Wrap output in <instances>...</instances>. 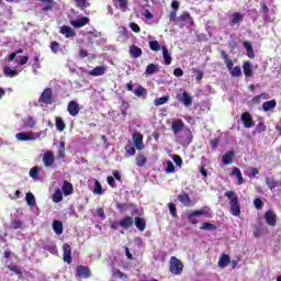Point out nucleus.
Returning <instances> with one entry per match:
<instances>
[{"mask_svg": "<svg viewBox=\"0 0 281 281\" xmlns=\"http://www.w3.org/2000/svg\"><path fill=\"white\" fill-rule=\"evenodd\" d=\"M196 216H206V218H212L214 214L212 213V209L210 206H202L200 210L190 211L187 213V220L191 225H199V220Z\"/></svg>", "mask_w": 281, "mask_h": 281, "instance_id": "f257e3e1", "label": "nucleus"}, {"mask_svg": "<svg viewBox=\"0 0 281 281\" xmlns=\"http://www.w3.org/2000/svg\"><path fill=\"white\" fill-rule=\"evenodd\" d=\"M224 196H227L231 206V214L233 216H240V203L238 202V195L235 191H226Z\"/></svg>", "mask_w": 281, "mask_h": 281, "instance_id": "f03ea898", "label": "nucleus"}, {"mask_svg": "<svg viewBox=\"0 0 281 281\" xmlns=\"http://www.w3.org/2000/svg\"><path fill=\"white\" fill-rule=\"evenodd\" d=\"M169 271L173 276H181L183 273V263L177 257L170 258Z\"/></svg>", "mask_w": 281, "mask_h": 281, "instance_id": "7ed1b4c3", "label": "nucleus"}, {"mask_svg": "<svg viewBox=\"0 0 281 281\" xmlns=\"http://www.w3.org/2000/svg\"><path fill=\"white\" fill-rule=\"evenodd\" d=\"M40 104H54L56 99H54V91L52 88H46L43 90L42 94L38 98Z\"/></svg>", "mask_w": 281, "mask_h": 281, "instance_id": "20e7f679", "label": "nucleus"}, {"mask_svg": "<svg viewBox=\"0 0 281 281\" xmlns=\"http://www.w3.org/2000/svg\"><path fill=\"white\" fill-rule=\"evenodd\" d=\"M43 164L45 168H52L54 164H56V156L54 155V151L52 150H46L43 155Z\"/></svg>", "mask_w": 281, "mask_h": 281, "instance_id": "39448f33", "label": "nucleus"}, {"mask_svg": "<svg viewBox=\"0 0 281 281\" xmlns=\"http://www.w3.org/2000/svg\"><path fill=\"white\" fill-rule=\"evenodd\" d=\"M76 278H83L85 280L91 278V269L89 266H77Z\"/></svg>", "mask_w": 281, "mask_h": 281, "instance_id": "423d86ee", "label": "nucleus"}, {"mask_svg": "<svg viewBox=\"0 0 281 281\" xmlns=\"http://www.w3.org/2000/svg\"><path fill=\"white\" fill-rule=\"evenodd\" d=\"M16 139H19V142H34L36 139H38V135L34 134L32 132H27V133H18L15 134Z\"/></svg>", "mask_w": 281, "mask_h": 281, "instance_id": "0eeeda50", "label": "nucleus"}, {"mask_svg": "<svg viewBox=\"0 0 281 281\" xmlns=\"http://www.w3.org/2000/svg\"><path fill=\"white\" fill-rule=\"evenodd\" d=\"M132 139L136 150H144V135L142 133H134Z\"/></svg>", "mask_w": 281, "mask_h": 281, "instance_id": "6e6552de", "label": "nucleus"}, {"mask_svg": "<svg viewBox=\"0 0 281 281\" xmlns=\"http://www.w3.org/2000/svg\"><path fill=\"white\" fill-rule=\"evenodd\" d=\"M183 128H186V123H183V120L177 119V120L172 121L171 131H172L173 135H179V133H181V131H183Z\"/></svg>", "mask_w": 281, "mask_h": 281, "instance_id": "1a4fd4ad", "label": "nucleus"}, {"mask_svg": "<svg viewBox=\"0 0 281 281\" xmlns=\"http://www.w3.org/2000/svg\"><path fill=\"white\" fill-rule=\"evenodd\" d=\"M265 220L267 225H269L270 227H276L278 223V215H276L273 211L269 210L265 214Z\"/></svg>", "mask_w": 281, "mask_h": 281, "instance_id": "9d476101", "label": "nucleus"}, {"mask_svg": "<svg viewBox=\"0 0 281 281\" xmlns=\"http://www.w3.org/2000/svg\"><path fill=\"white\" fill-rule=\"evenodd\" d=\"M241 122L246 128H252V126L256 125V122L254 121V117H251V113L244 112L241 114Z\"/></svg>", "mask_w": 281, "mask_h": 281, "instance_id": "9b49d317", "label": "nucleus"}, {"mask_svg": "<svg viewBox=\"0 0 281 281\" xmlns=\"http://www.w3.org/2000/svg\"><path fill=\"white\" fill-rule=\"evenodd\" d=\"M176 100H178V102H181L186 106H192V97L190 95V93H188V91H183L182 95L177 94Z\"/></svg>", "mask_w": 281, "mask_h": 281, "instance_id": "f8f14e48", "label": "nucleus"}, {"mask_svg": "<svg viewBox=\"0 0 281 281\" xmlns=\"http://www.w3.org/2000/svg\"><path fill=\"white\" fill-rule=\"evenodd\" d=\"M89 23L90 20L87 16H81L80 19L70 21V25H72L75 30H80V27H85V25H89Z\"/></svg>", "mask_w": 281, "mask_h": 281, "instance_id": "ddd939ff", "label": "nucleus"}, {"mask_svg": "<svg viewBox=\"0 0 281 281\" xmlns=\"http://www.w3.org/2000/svg\"><path fill=\"white\" fill-rule=\"evenodd\" d=\"M177 23H189L191 26L194 25V19L190 15V12L183 11L178 18Z\"/></svg>", "mask_w": 281, "mask_h": 281, "instance_id": "4468645a", "label": "nucleus"}, {"mask_svg": "<svg viewBox=\"0 0 281 281\" xmlns=\"http://www.w3.org/2000/svg\"><path fill=\"white\" fill-rule=\"evenodd\" d=\"M63 260L64 262H67V265H71L72 258H71V246L69 244L63 245Z\"/></svg>", "mask_w": 281, "mask_h": 281, "instance_id": "2eb2a0df", "label": "nucleus"}, {"mask_svg": "<svg viewBox=\"0 0 281 281\" xmlns=\"http://www.w3.org/2000/svg\"><path fill=\"white\" fill-rule=\"evenodd\" d=\"M67 111L71 117H76L80 113V104L76 101H70L67 106Z\"/></svg>", "mask_w": 281, "mask_h": 281, "instance_id": "dca6fc26", "label": "nucleus"}, {"mask_svg": "<svg viewBox=\"0 0 281 281\" xmlns=\"http://www.w3.org/2000/svg\"><path fill=\"white\" fill-rule=\"evenodd\" d=\"M178 201L184 205V207H192L194 202L190 199V195L187 192H183L178 195Z\"/></svg>", "mask_w": 281, "mask_h": 281, "instance_id": "f3484780", "label": "nucleus"}, {"mask_svg": "<svg viewBox=\"0 0 281 281\" xmlns=\"http://www.w3.org/2000/svg\"><path fill=\"white\" fill-rule=\"evenodd\" d=\"M59 32L66 38H74V36H76V31H74V29H71L70 26H67V25L60 26Z\"/></svg>", "mask_w": 281, "mask_h": 281, "instance_id": "a211bd4d", "label": "nucleus"}, {"mask_svg": "<svg viewBox=\"0 0 281 281\" xmlns=\"http://www.w3.org/2000/svg\"><path fill=\"white\" fill-rule=\"evenodd\" d=\"M262 100H269V93L267 92H262L258 95H255L251 100H250V104L252 106H256L258 104H260L262 102Z\"/></svg>", "mask_w": 281, "mask_h": 281, "instance_id": "6ab92c4d", "label": "nucleus"}, {"mask_svg": "<svg viewBox=\"0 0 281 281\" xmlns=\"http://www.w3.org/2000/svg\"><path fill=\"white\" fill-rule=\"evenodd\" d=\"M135 161H136V166L138 168H144V166H146L148 164V157L146 156V154L139 153L136 156Z\"/></svg>", "mask_w": 281, "mask_h": 281, "instance_id": "aec40b11", "label": "nucleus"}, {"mask_svg": "<svg viewBox=\"0 0 281 281\" xmlns=\"http://www.w3.org/2000/svg\"><path fill=\"white\" fill-rule=\"evenodd\" d=\"M61 192L64 194V196H69L71 194H74V184H71V182L69 181H64V184L61 187Z\"/></svg>", "mask_w": 281, "mask_h": 281, "instance_id": "412c9836", "label": "nucleus"}, {"mask_svg": "<svg viewBox=\"0 0 281 281\" xmlns=\"http://www.w3.org/2000/svg\"><path fill=\"white\" fill-rule=\"evenodd\" d=\"M276 106H278V101H276V99H272L262 103V111H265V113H269V111H273Z\"/></svg>", "mask_w": 281, "mask_h": 281, "instance_id": "4be33fe9", "label": "nucleus"}, {"mask_svg": "<svg viewBox=\"0 0 281 281\" xmlns=\"http://www.w3.org/2000/svg\"><path fill=\"white\" fill-rule=\"evenodd\" d=\"M223 60L225 61V65L228 69V71H232L234 69V61L229 58V55H227V52L221 50L220 52Z\"/></svg>", "mask_w": 281, "mask_h": 281, "instance_id": "5701e85b", "label": "nucleus"}, {"mask_svg": "<svg viewBox=\"0 0 281 281\" xmlns=\"http://www.w3.org/2000/svg\"><path fill=\"white\" fill-rule=\"evenodd\" d=\"M133 218L131 216H125L121 220V222L119 223L120 227H122L123 229H131V227L133 226Z\"/></svg>", "mask_w": 281, "mask_h": 281, "instance_id": "b1692460", "label": "nucleus"}, {"mask_svg": "<svg viewBox=\"0 0 281 281\" xmlns=\"http://www.w3.org/2000/svg\"><path fill=\"white\" fill-rule=\"evenodd\" d=\"M232 175L237 179V186H243L245 183V178H243V172L238 167L233 168Z\"/></svg>", "mask_w": 281, "mask_h": 281, "instance_id": "393cba45", "label": "nucleus"}, {"mask_svg": "<svg viewBox=\"0 0 281 281\" xmlns=\"http://www.w3.org/2000/svg\"><path fill=\"white\" fill-rule=\"evenodd\" d=\"M266 186L269 188V190H276V188H280L281 183L278 180H274L271 177L266 178Z\"/></svg>", "mask_w": 281, "mask_h": 281, "instance_id": "a878e982", "label": "nucleus"}, {"mask_svg": "<svg viewBox=\"0 0 281 281\" xmlns=\"http://www.w3.org/2000/svg\"><path fill=\"white\" fill-rule=\"evenodd\" d=\"M229 262H232V258H229V255L223 254V255L220 257L218 267H220L221 269H225V267H227V265H229Z\"/></svg>", "mask_w": 281, "mask_h": 281, "instance_id": "bb28decb", "label": "nucleus"}, {"mask_svg": "<svg viewBox=\"0 0 281 281\" xmlns=\"http://www.w3.org/2000/svg\"><path fill=\"white\" fill-rule=\"evenodd\" d=\"M234 150L227 151L223 155L222 161L224 166H229L234 161Z\"/></svg>", "mask_w": 281, "mask_h": 281, "instance_id": "cd10ccee", "label": "nucleus"}, {"mask_svg": "<svg viewBox=\"0 0 281 281\" xmlns=\"http://www.w3.org/2000/svg\"><path fill=\"white\" fill-rule=\"evenodd\" d=\"M243 45L246 49V54L248 58H256V53H254V46H251V42L245 41Z\"/></svg>", "mask_w": 281, "mask_h": 281, "instance_id": "c85d7f7f", "label": "nucleus"}, {"mask_svg": "<svg viewBox=\"0 0 281 281\" xmlns=\"http://www.w3.org/2000/svg\"><path fill=\"white\" fill-rule=\"evenodd\" d=\"M243 69L244 76H246V78H251V76L254 75V68L251 67V63L245 61L243 64Z\"/></svg>", "mask_w": 281, "mask_h": 281, "instance_id": "c756f323", "label": "nucleus"}, {"mask_svg": "<svg viewBox=\"0 0 281 281\" xmlns=\"http://www.w3.org/2000/svg\"><path fill=\"white\" fill-rule=\"evenodd\" d=\"M142 54V48H139L137 45L130 46V56H132V58H139Z\"/></svg>", "mask_w": 281, "mask_h": 281, "instance_id": "7c9ffc66", "label": "nucleus"}, {"mask_svg": "<svg viewBox=\"0 0 281 281\" xmlns=\"http://www.w3.org/2000/svg\"><path fill=\"white\" fill-rule=\"evenodd\" d=\"M161 50H162V57L165 60V65H167V66L172 65V56H170V52H168V47L162 46Z\"/></svg>", "mask_w": 281, "mask_h": 281, "instance_id": "2f4dec72", "label": "nucleus"}, {"mask_svg": "<svg viewBox=\"0 0 281 281\" xmlns=\"http://www.w3.org/2000/svg\"><path fill=\"white\" fill-rule=\"evenodd\" d=\"M106 74V68L104 66H97L90 71V76H104Z\"/></svg>", "mask_w": 281, "mask_h": 281, "instance_id": "473e14b6", "label": "nucleus"}, {"mask_svg": "<svg viewBox=\"0 0 281 281\" xmlns=\"http://www.w3.org/2000/svg\"><path fill=\"white\" fill-rule=\"evenodd\" d=\"M134 223L139 232H144V229H146V220L137 216L134 218Z\"/></svg>", "mask_w": 281, "mask_h": 281, "instance_id": "72a5a7b5", "label": "nucleus"}, {"mask_svg": "<svg viewBox=\"0 0 281 281\" xmlns=\"http://www.w3.org/2000/svg\"><path fill=\"white\" fill-rule=\"evenodd\" d=\"M157 71H159V66L155 65V64H149V65H147V67L145 69V75L153 76V75L157 74Z\"/></svg>", "mask_w": 281, "mask_h": 281, "instance_id": "f704fd0d", "label": "nucleus"}, {"mask_svg": "<svg viewBox=\"0 0 281 281\" xmlns=\"http://www.w3.org/2000/svg\"><path fill=\"white\" fill-rule=\"evenodd\" d=\"M55 126L59 133H63V131H65V128L67 127V125L65 124V121H63V117L60 116H56Z\"/></svg>", "mask_w": 281, "mask_h": 281, "instance_id": "c9c22d12", "label": "nucleus"}, {"mask_svg": "<svg viewBox=\"0 0 281 281\" xmlns=\"http://www.w3.org/2000/svg\"><path fill=\"white\" fill-rule=\"evenodd\" d=\"M53 231L57 234V236H60V234L64 232L63 222L55 220L53 222Z\"/></svg>", "mask_w": 281, "mask_h": 281, "instance_id": "e433bc0d", "label": "nucleus"}, {"mask_svg": "<svg viewBox=\"0 0 281 281\" xmlns=\"http://www.w3.org/2000/svg\"><path fill=\"white\" fill-rule=\"evenodd\" d=\"M134 95H136V98H146V95H148V91H146V88H144L143 86H138L134 90Z\"/></svg>", "mask_w": 281, "mask_h": 281, "instance_id": "4c0bfd02", "label": "nucleus"}, {"mask_svg": "<svg viewBox=\"0 0 281 281\" xmlns=\"http://www.w3.org/2000/svg\"><path fill=\"white\" fill-rule=\"evenodd\" d=\"M128 109H131V103L123 99L121 102V115H123V117H126V115H128Z\"/></svg>", "mask_w": 281, "mask_h": 281, "instance_id": "58836bf2", "label": "nucleus"}, {"mask_svg": "<svg viewBox=\"0 0 281 281\" xmlns=\"http://www.w3.org/2000/svg\"><path fill=\"white\" fill-rule=\"evenodd\" d=\"M238 23H243V15L239 12H234L231 19V25H238Z\"/></svg>", "mask_w": 281, "mask_h": 281, "instance_id": "ea45409f", "label": "nucleus"}, {"mask_svg": "<svg viewBox=\"0 0 281 281\" xmlns=\"http://www.w3.org/2000/svg\"><path fill=\"white\" fill-rule=\"evenodd\" d=\"M25 201L31 207H34V205H36V198H34V193L32 192H27L25 194Z\"/></svg>", "mask_w": 281, "mask_h": 281, "instance_id": "a19ab883", "label": "nucleus"}, {"mask_svg": "<svg viewBox=\"0 0 281 281\" xmlns=\"http://www.w3.org/2000/svg\"><path fill=\"white\" fill-rule=\"evenodd\" d=\"M202 232H216V226L212 223H203L200 227Z\"/></svg>", "mask_w": 281, "mask_h": 281, "instance_id": "79ce46f5", "label": "nucleus"}, {"mask_svg": "<svg viewBox=\"0 0 281 281\" xmlns=\"http://www.w3.org/2000/svg\"><path fill=\"white\" fill-rule=\"evenodd\" d=\"M168 100H170L169 95L157 98V99H155L154 104H155V106H161L164 104H167Z\"/></svg>", "mask_w": 281, "mask_h": 281, "instance_id": "37998d69", "label": "nucleus"}, {"mask_svg": "<svg viewBox=\"0 0 281 281\" xmlns=\"http://www.w3.org/2000/svg\"><path fill=\"white\" fill-rule=\"evenodd\" d=\"M8 270L13 271V273H15V276H19L20 278L21 276H23V270H21V267L16 265H9Z\"/></svg>", "mask_w": 281, "mask_h": 281, "instance_id": "c03bdc74", "label": "nucleus"}, {"mask_svg": "<svg viewBox=\"0 0 281 281\" xmlns=\"http://www.w3.org/2000/svg\"><path fill=\"white\" fill-rule=\"evenodd\" d=\"M63 191L60 189H56L54 194H53V201L54 203H60L63 201Z\"/></svg>", "mask_w": 281, "mask_h": 281, "instance_id": "a18cd8bd", "label": "nucleus"}, {"mask_svg": "<svg viewBox=\"0 0 281 281\" xmlns=\"http://www.w3.org/2000/svg\"><path fill=\"white\" fill-rule=\"evenodd\" d=\"M164 46L158 41H149V48L151 52H159Z\"/></svg>", "mask_w": 281, "mask_h": 281, "instance_id": "49530a36", "label": "nucleus"}, {"mask_svg": "<svg viewBox=\"0 0 281 281\" xmlns=\"http://www.w3.org/2000/svg\"><path fill=\"white\" fill-rule=\"evenodd\" d=\"M229 72L233 78H239V76H243V70L240 69V66L233 67Z\"/></svg>", "mask_w": 281, "mask_h": 281, "instance_id": "de8ad7c7", "label": "nucleus"}, {"mask_svg": "<svg viewBox=\"0 0 281 281\" xmlns=\"http://www.w3.org/2000/svg\"><path fill=\"white\" fill-rule=\"evenodd\" d=\"M65 142H60L57 151V159H65Z\"/></svg>", "mask_w": 281, "mask_h": 281, "instance_id": "09e8293b", "label": "nucleus"}, {"mask_svg": "<svg viewBox=\"0 0 281 281\" xmlns=\"http://www.w3.org/2000/svg\"><path fill=\"white\" fill-rule=\"evenodd\" d=\"M4 75L9 76L10 78H14V77L19 76V70L12 69L10 67H5L4 68Z\"/></svg>", "mask_w": 281, "mask_h": 281, "instance_id": "8fccbe9b", "label": "nucleus"}, {"mask_svg": "<svg viewBox=\"0 0 281 281\" xmlns=\"http://www.w3.org/2000/svg\"><path fill=\"white\" fill-rule=\"evenodd\" d=\"M76 8H79V10H85L86 8H89V2L87 0H75Z\"/></svg>", "mask_w": 281, "mask_h": 281, "instance_id": "3c124183", "label": "nucleus"}, {"mask_svg": "<svg viewBox=\"0 0 281 281\" xmlns=\"http://www.w3.org/2000/svg\"><path fill=\"white\" fill-rule=\"evenodd\" d=\"M93 194H104V191L102 190V184L98 180L94 181Z\"/></svg>", "mask_w": 281, "mask_h": 281, "instance_id": "603ef678", "label": "nucleus"}, {"mask_svg": "<svg viewBox=\"0 0 281 281\" xmlns=\"http://www.w3.org/2000/svg\"><path fill=\"white\" fill-rule=\"evenodd\" d=\"M113 278H119L120 280H126L128 278V274L122 272L121 270L119 269H115L113 271Z\"/></svg>", "mask_w": 281, "mask_h": 281, "instance_id": "864d4df0", "label": "nucleus"}, {"mask_svg": "<svg viewBox=\"0 0 281 281\" xmlns=\"http://www.w3.org/2000/svg\"><path fill=\"white\" fill-rule=\"evenodd\" d=\"M254 236H255V238H260V236H262V224H261V222H259L258 225L255 226Z\"/></svg>", "mask_w": 281, "mask_h": 281, "instance_id": "5fc2aeb1", "label": "nucleus"}, {"mask_svg": "<svg viewBox=\"0 0 281 281\" xmlns=\"http://www.w3.org/2000/svg\"><path fill=\"white\" fill-rule=\"evenodd\" d=\"M21 227H23V222H21L20 220H13L10 223V228L11 229H21Z\"/></svg>", "mask_w": 281, "mask_h": 281, "instance_id": "6e6d98bb", "label": "nucleus"}, {"mask_svg": "<svg viewBox=\"0 0 281 281\" xmlns=\"http://www.w3.org/2000/svg\"><path fill=\"white\" fill-rule=\"evenodd\" d=\"M135 153H136V150H135L134 146H132V145H126L125 146V155L127 157H134Z\"/></svg>", "mask_w": 281, "mask_h": 281, "instance_id": "4d7b16f0", "label": "nucleus"}, {"mask_svg": "<svg viewBox=\"0 0 281 281\" xmlns=\"http://www.w3.org/2000/svg\"><path fill=\"white\" fill-rule=\"evenodd\" d=\"M50 50L53 52V54H58V52L60 50V44L56 41L50 42Z\"/></svg>", "mask_w": 281, "mask_h": 281, "instance_id": "13d9d810", "label": "nucleus"}, {"mask_svg": "<svg viewBox=\"0 0 281 281\" xmlns=\"http://www.w3.org/2000/svg\"><path fill=\"white\" fill-rule=\"evenodd\" d=\"M27 60H30V56H20L18 59H15L20 67L27 65Z\"/></svg>", "mask_w": 281, "mask_h": 281, "instance_id": "bf43d9fd", "label": "nucleus"}, {"mask_svg": "<svg viewBox=\"0 0 281 281\" xmlns=\"http://www.w3.org/2000/svg\"><path fill=\"white\" fill-rule=\"evenodd\" d=\"M116 3H119V8L121 10H126L128 8V0H114Z\"/></svg>", "mask_w": 281, "mask_h": 281, "instance_id": "052dcab7", "label": "nucleus"}, {"mask_svg": "<svg viewBox=\"0 0 281 281\" xmlns=\"http://www.w3.org/2000/svg\"><path fill=\"white\" fill-rule=\"evenodd\" d=\"M168 207H169V213L171 214V216L177 217V205L172 204V203H168Z\"/></svg>", "mask_w": 281, "mask_h": 281, "instance_id": "680f3d73", "label": "nucleus"}, {"mask_svg": "<svg viewBox=\"0 0 281 281\" xmlns=\"http://www.w3.org/2000/svg\"><path fill=\"white\" fill-rule=\"evenodd\" d=\"M130 29L132 32H135V34H139V32H142V29L135 22L130 23Z\"/></svg>", "mask_w": 281, "mask_h": 281, "instance_id": "e2e57ef3", "label": "nucleus"}, {"mask_svg": "<svg viewBox=\"0 0 281 281\" xmlns=\"http://www.w3.org/2000/svg\"><path fill=\"white\" fill-rule=\"evenodd\" d=\"M166 172L167 175L175 172V164H172L170 160L167 161Z\"/></svg>", "mask_w": 281, "mask_h": 281, "instance_id": "0e129e2a", "label": "nucleus"}, {"mask_svg": "<svg viewBox=\"0 0 281 281\" xmlns=\"http://www.w3.org/2000/svg\"><path fill=\"white\" fill-rule=\"evenodd\" d=\"M257 133H265L267 131V125L263 122H259L256 126Z\"/></svg>", "mask_w": 281, "mask_h": 281, "instance_id": "69168bd1", "label": "nucleus"}, {"mask_svg": "<svg viewBox=\"0 0 281 281\" xmlns=\"http://www.w3.org/2000/svg\"><path fill=\"white\" fill-rule=\"evenodd\" d=\"M254 205H255L256 210H262L265 204L262 203V200H260L259 198H256L254 200Z\"/></svg>", "mask_w": 281, "mask_h": 281, "instance_id": "338daca9", "label": "nucleus"}, {"mask_svg": "<svg viewBox=\"0 0 281 281\" xmlns=\"http://www.w3.org/2000/svg\"><path fill=\"white\" fill-rule=\"evenodd\" d=\"M30 177H32L33 179H37L38 178V167L31 168Z\"/></svg>", "mask_w": 281, "mask_h": 281, "instance_id": "774afa93", "label": "nucleus"}]
</instances>
